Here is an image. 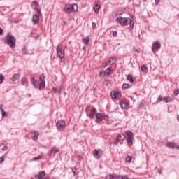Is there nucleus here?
Returning <instances> with one entry per match:
<instances>
[{"mask_svg": "<svg viewBox=\"0 0 179 179\" xmlns=\"http://www.w3.org/2000/svg\"><path fill=\"white\" fill-rule=\"evenodd\" d=\"M19 78H20V74L15 73L12 76V81L13 82H16V80H19Z\"/></svg>", "mask_w": 179, "mask_h": 179, "instance_id": "21", "label": "nucleus"}, {"mask_svg": "<svg viewBox=\"0 0 179 179\" xmlns=\"http://www.w3.org/2000/svg\"><path fill=\"white\" fill-rule=\"evenodd\" d=\"M45 176V171H41L38 173V175H36L34 177L36 179H45L44 177Z\"/></svg>", "mask_w": 179, "mask_h": 179, "instance_id": "13", "label": "nucleus"}, {"mask_svg": "<svg viewBox=\"0 0 179 179\" xmlns=\"http://www.w3.org/2000/svg\"><path fill=\"white\" fill-rule=\"evenodd\" d=\"M57 92H58L59 94H61V93H62V87H60L59 88V90H57Z\"/></svg>", "mask_w": 179, "mask_h": 179, "instance_id": "46", "label": "nucleus"}, {"mask_svg": "<svg viewBox=\"0 0 179 179\" xmlns=\"http://www.w3.org/2000/svg\"><path fill=\"white\" fill-rule=\"evenodd\" d=\"M52 91L53 93H57L58 92V90L57 88H52Z\"/></svg>", "mask_w": 179, "mask_h": 179, "instance_id": "47", "label": "nucleus"}, {"mask_svg": "<svg viewBox=\"0 0 179 179\" xmlns=\"http://www.w3.org/2000/svg\"><path fill=\"white\" fill-rule=\"evenodd\" d=\"M125 139V134L120 133L119 134L117 138L114 141V145H117L120 141H124Z\"/></svg>", "mask_w": 179, "mask_h": 179, "instance_id": "9", "label": "nucleus"}, {"mask_svg": "<svg viewBox=\"0 0 179 179\" xmlns=\"http://www.w3.org/2000/svg\"><path fill=\"white\" fill-rule=\"evenodd\" d=\"M77 1H80V0H77Z\"/></svg>", "mask_w": 179, "mask_h": 179, "instance_id": "58", "label": "nucleus"}, {"mask_svg": "<svg viewBox=\"0 0 179 179\" xmlns=\"http://www.w3.org/2000/svg\"><path fill=\"white\" fill-rule=\"evenodd\" d=\"M115 62H117V58L115 57H110L108 61L109 65H113V64H115Z\"/></svg>", "mask_w": 179, "mask_h": 179, "instance_id": "20", "label": "nucleus"}, {"mask_svg": "<svg viewBox=\"0 0 179 179\" xmlns=\"http://www.w3.org/2000/svg\"><path fill=\"white\" fill-rule=\"evenodd\" d=\"M114 177H116V178H120V175H116V174H115V175H114Z\"/></svg>", "mask_w": 179, "mask_h": 179, "instance_id": "54", "label": "nucleus"}, {"mask_svg": "<svg viewBox=\"0 0 179 179\" xmlns=\"http://www.w3.org/2000/svg\"><path fill=\"white\" fill-rule=\"evenodd\" d=\"M94 156L95 157V159H100L101 156V150L99 149H95L94 150Z\"/></svg>", "mask_w": 179, "mask_h": 179, "instance_id": "15", "label": "nucleus"}, {"mask_svg": "<svg viewBox=\"0 0 179 179\" xmlns=\"http://www.w3.org/2000/svg\"><path fill=\"white\" fill-rule=\"evenodd\" d=\"M6 39L8 45H9V47H10L11 48H14L15 45H16V38H15V36H12V34H8L6 36Z\"/></svg>", "mask_w": 179, "mask_h": 179, "instance_id": "3", "label": "nucleus"}, {"mask_svg": "<svg viewBox=\"0 0 179 179\" xmlns=\"http://www.w3.org/2000/svg\"><path fill=\"white\" fill-rule=\"evenodd\" d=\"M37 38H38V35L36 37V40H37Z\"/></svg>", "mask_w": 179, "mask_h": 179, "instance_id": "57", "label": "nucleus"}, {"mask_svg": "<svg viewBox=\"0 0 179 179\" xmlns=\"http://www.w3.org/2000/svg\"><path fill=\"white\" fill-rule=\"evenodd\" d=\"M162 47V43L159 41H156L154 43H152V52H156L157 50H159V48Z\"/></svg>", "mask_w": 179, "mask_h": 179, "instance_id": "8", "label": "nucleus"}, {"mask_svg": "<svg viewBox=\"0 0 179 179\" xmlns=\"http://www.w3.org/2000/svg\"><path fill=\"white\" fill-rule=\"evenodd\" d=\"M104 75H106V71H100L99 72V76L101 78H103V76H104Z\"/></svg>", "mask_w": 179, "mask_h": 179, "instance_id": "38", "label": "nucleus"}, {"mask_svg": "<svg viewBox=\"0 0 179 179\" xmlns=\"http://www.w3.org/2000/svg\"><path fill=\"white\" fill-rule=\"evenodd\" d=\"M83 41L85 45H89V43H90V38L89 36L85 37L83 39Z\"/></svg>", "mask_w": 179, "mask_h": 179, "instance_id": "24", "label": "nucleus"}, {"mask_svg": "<svg viewBox=\"0 0 179 179\" xmlns=\"http://www.w3.org/2000/svg\"><path fill=\"white\" fill-rule=\"evenodd\" d=\"M115 22L120 23L121 26H128V24H130L129 29L130 30L134 29V23L131 22V19L129 18L120 17L116 18Z\"/></svg>", "mask_w": 179, "mask_h": 179, "instance_id": "2", "label": "nucleus"}, {"mask_svg": "<svg viewBox=\"0 0 179 179\" xmlns=\"http://www.w3.org/2000/svg\"><path fill=\"white\" fill-rule=\"evenodd\" d=\"M56 127H57V131H62V129H64V128L66 127L65 120H58L56 122Z\"/></svg>", "mask_w": 179, "mask_h": 179, "instance_id": "5", "label": "nucleus"}, {"mask_svg": "<svg viewBox=\"0 0 179 179\" xmlns=\"http://www.w3.org/2000/svg\"><path fill=\"white\" fill-rule=\"evenodd\" d=\"M113 37H117V31H113Z\"/></svg>", "mask_w": 179, "mask_h": 179, "instance_id": "49", "label": "nucleus"}, {"mask_svg": "<svg viewBox=\"0 0 179 179\" xmlns=\"http://www.w3.org/2000/svg\"><path fill=\"white\" fill-rule=\"evenodd\" d=\"M173 94H174L175 97H177L179 94V90H175Z\"/></svg>", "mask_w": 179, "mask_h": 179, "instance_id": "35", "label": "nucleus"}, {"mask_svg": "<svg viewBox=\"0 0 179 179\" xmlns=\"http://www.w3.org/2000/svg\"><path fill=\"white\" fill-rule=\"evenodd\" d=\"M103 120H104L105 121H108V120H110V117H108V115H103Z\"/></svg>", "mask_w": 179, "mask_h": 179, "instance_id": "37", "label": "nucleus"}, {"mask_svg": "<svg viewBox=\"0 0 179 179\" xmlns=\"http://www.w3.org/2000/svg\"><path fill=\"white\" fill-rule=\"evenodd\" d=\"M92 29H96V23L92 22Z\"/></svg>", "mask_w": 179, "mask_h": 179, "instance_id": "50", "label": "nucleus"}, {"mask_svg": "<svg viewBox=\"0 0 179 179\" xmlns=\"http://www.w3.org/2000/svg\"><path fill=\"white\" fill-rule=\"evenodd\" d=\"M141 69L142 72H148V67H146L145 65H143Z\"/></svg>", "mask_w": 179, "mask_h": 179, "instance_id": "29", "label": "nucleus"}, {"mask_svg": "<svg viewBox=\"0 0 179 179\" xmlns=\"http://www.w3.org/2000/svg\"><path fill=\"white\" fill-rule=\"evenodd\" d=\"M112 73H113L111 72V69H110V68H107L105 71V75H106V76H111Z\"/></svg>", "mask_w": 179, "mask_h": 179, "instance_id": "26", "label": "nucleus"}, {"mask_svg": "<svg viewBox=\"0 0 179 179\" xmlns=\"http://www.w3.org/2000/svg\"><path fill=\"white\" fill-rule=\"evenodd\" d=\"M155 2L156 3V5H157L159 3V2H160V0H155Z\"/></svg>", "mask_w": 179, "mask_h": 179, "instance_id": "53", "label": "nucleus"}, {"mask_svg": "<svg viewBox=\"0 0 179 179\" xmlns=\"http://www.w3.org/2000/svg\"><path fill=\"white\" fill-rule=\"evenodd\" d=\"M2 150L3 152H6V150H8V145H5L3 148H2Z\"/></svg>", "mask_w": 179, "mask_h": 179, "instance_id": "42", "label": "nucleus"}, {"mask_svg": "<svg viewBox=\"0 0 179 179\" xmlns=\"http://www.w3.org/2000/svg\"><path fill=\"white\" fill-rule=\"evenodd\" d=\"M121 179H128V176H127V175H122L121 176Z\"/></svg>", "mask_w": 179, "mask_h": 179, "instance_id": "45", "label": "nucleus"}, {"mask_svg": "<svg viewBox=\"0 0 179 179\" xmlns=\"http://www.w3.org/2000/svg\"><path fill=\"white\" fill-rule=\"evenodd\" d=\"M27 83V80L26 78H22V85H23V86H24V85H26Z\"/></svg>", "mask_w": 179, "mask_h": 179, "instance_id": "33", "label": "nucleus"}, {"mask_svg": "<svg viewBox=\"0 0 179 179\" xmlns=\"http://www.w3.org/2000/svg\"><path fill=\"white\" fill-rule=\"evenodd\" d=\"M113 178H115V176H114V175H108L106 178V179H113Z\"/></svg>", "mask_w": 179, "mask_h": 179, "instance_id": "34", "label": "nucleus"}, {"mask_svg": "<svg viewBox=\"0 0 179 179\" xmlns=\"http://www.w3.org/2000/svg\"><path fill=\"white\" fill-rule=\"evenodd\" d=\"M127 80H128V82H130V83H134V78H132V75L129 74L127 77Z\"/></svg>", "mask_w": 179, "mask_h": 179, "instance_id": "25", "label": "nucleus"}, {"mask_svg": "<svg viewBox=\"0 0 179 179\" xmlns=\"http://www.w3.org/2000/svg\"><path fill=\"white\" fill-rule=\"evenodd\" d=\"M32 9H34V10H36V13L41 16V11H40V6H38V3L36 1H33L31 2V5Z\"/></svg>", "mask_w": 179, "mask_h": 179, "instance_id": "6", "label": "nucleus"}, {"mask_svg": "<svg viewBox=\"0 0 179 179\" xmlns=\"http://www.w3.org/2000/svg\"><path fill=\"white\" fill-rule=\"evenodd\" d=\"M128 145H134V142L132 141V138H127Z\"/></svg>", "mask_w": 179, "mask_h": 179, "instance_id": "32", "label": "nucleus"}, {"mask_svg": "<svg viewBox=\"0 0 179 179\" xmlns=\"http://www.w3.org/2000/svg\"><path fill=\"white\" fill-rule=\"evenodd\" d=\"M126 135L128 138V139H132V138H134V134L132 133V131L128 130L126 131Z\"/></svg>", "mask_w": 179, "mask_h": 179, "instance_id": "23", "label": "nucleus"}, {"mask_svg": "<svg viewBox=\"0 0 179 179\" xmlns=\"http://www.w3.org/2000/svg\"><path fill=\"white\" fill-rule=\"evenodd\" d=\"M57 152H59V150L56 147H52L48 155L49 156H55Z\"/></svg>", "mask_w": 179, "mask_h": 179, "instance_id": "16", "label": "nucleus"}, {"mask_svg": "<svg viewBox=\"0 0 179 179\" xmlns=\"http://www.w3.org/2000/svg\"><path fill=\"white\" fill-rule=\"evenodd\" d=\"M93 9L95 12V13H99L100 11V2L99 1H96L93 6Z\"/></svg>", "mask_w": 179, "mask_h": 179, "instance_id": "12", "label": "nucleus"}, {"mask_svg": "<svg viewBox=\"0 0 179 179\" xmlns=\"http://www.w3.org/2000/svg\"><path fill=\"white\" fill-rule=\"evenodd\" d=\"M163 98H162V96H159L157 99V103H160L162 101Z\"/></svg>", "mask_w": 179, "mask_h": 179, "instance_id": "44", "label": "nucleus"}, {"mask_svg": "<svg viewBox=\"0 0 179 179\" xmlns=\"http://www.w3.org/2000/svg\"><path fill=\"white\" fill-rule=\"evenodd\" d=\"M27 50L26 46H24V47L22 48V53H23V54H26V52H27V50Z\"/></svg>", "mask_w": 179, "mask_h": 179, "instance_id": "43", "label": "nucleus"}, {"mask_svg": "<svg viewBox=\"0 0 179 179\" xmlns=\"http://www.w3.org/2000/svg\"><path fill=\"white\" fill-rule=\"evenodd\" d=\"M134 51L135 56L137 57L138 54H139V50H138L136 48H134Z\"/></svg>", "mask_w": 179, "mask_h": 179, "instance_id": "36", "label": "nucleus"}, {"mask_svg": "<svg viewBox=\"0 0 179 179\" xmlns=\"http://www.w3.org/2000/svg\"><path fill=\"white\" fill-rule=\"evenodd\" d=\"M78 4H67L64 7V10L66 13H71V12H78Z\"/></svg>", "mask_w": 179, "mask_h": 179, "instance_id": "4", "label": "nucleus"}, {"mask_svg": "<svg viewBox=\"0 0 179 179\" xmlns=\"http://www.w3.org/2000/svg\"><path fill=\"white\" fill-rule=\"evenodd\" d=\"M166 146L169 149H179V145H177V143L170 142V141H168L166 143Z\"/></svg>", "mask_w": 179, "mask_h": 179, "instance_id": "10", "label": "nucleus"}, {"mask_svg": "<svg viewBox=\"0 0 179 179\" xmlns=\"http://www.w3.org/2000/svg\"><path fill=\"white\" fill-rule=\"evenodd\" d=\"M132 160V157L131 156H127L126 157V162H127V163H131V161Z\"/></svg>", "mask_w": 179, "mask_h": 179, "instance_id": "31", "label": "nucleus"}, {"mask_svg": "<svg viewBox=\"0 0 179 179\" xmlns=\"http://www.w3.org/2000/svg\"><path fill=\"white\" fill-rule=\"evenodd\" d=\"M30 82L32 83L35 89H38L39 90H41L42 87H45V76L43 74L40 76V83L38 82V80L34 79V78L33 77L30 79Z\"/></svg>", "mask_w": 179, "mask_h": 179, "instance_id": "1", "label": "nucleus"}, {"mask_svg": "<svg viewBox=\"0 0 179 179\" xmlns=\"http://www.w3.org/2000/svg\"><path fill=\"white\" fill-rule=\"evenodd\" d=\"M38 20H39L38 15H34L32 17V22L34 24H37V23H38Z\"/></svg>", "mask_w": 179, "mask_h": 179, "instance_id": "22", "label": "nucleus"}, {"mask_svg": "<svg viewBox=\"0 0 179 179\" xmlns=\"http://www.w3.org/2000/svg\"><path fill=\"white\" fill-rule=\"evenodd\" d=\"M103 113H97L96 114V122H97V124H99V122H101V121H103Z\"/></svg>", "mask_w": 179, "mask_h": 179, "instance_id": "14", "label": "nucleus"}, {"mask_svg": "<svg viewBox=\"0 0 179 179\" xmlns=\"http://www.w3.org/2000/svg\"><path fill=\"white\" fill-rule=\"evenodd\" d=\"M96 113H97V109H96V108H92L91 109V113L90 114V118H91V120H93V118H94Z\"/></svg>", "mask_w": 179, "mask_h": 179, "instance_id": "18", "label": "nucleus"}, {"mask_svg": "<svg viewBox=\"0 0 179 179\" xmlns=\"http://www.w3.org/2000/svg\"><path fill=\"white\" fill-rule=\"evenodd\" d=\"M2 34H3V30L1 28H0V35Z\"/></svg>", "mask_w": 179, "mask_h": 179, "instance_id": "51", "label": "nucleus"}, {"mask_svg": "<svg viewBox=\"0 0 179 179\" xmlns=\"http://www.w3.org/2000/svg\"><path fill=\"white\" fill-rule=\"evenodd\" d=\"M3 80H5V76H3L2 74H0V85L3 83Z\"/></svg>", "mask_w": 179, "mask_h": 179, "instance_id": "27", "label": "nucleus"}, {"mask_svg": "<svg viewBox=\"0 0 179 179\" xmlns=\"http://www.w3.org/2000/svg\"><path fill=\"white\" fill-rule=\"evenodd\" d=\"M0 109H1V111L2 112V110H3V108H2V105L0 106Z\"/></svg>", "mask_w": 179, "mask_h": 179, "instance_id": "55", "label": "nucleus"}, {"mask_svg": "<svg viewBox=\"0 0 179 179\" xmlns=\"http://www.w3.org/2000/svg\"><path fill=\"white\" fill-rule=\"evenodd\" d=\"M56 50L58 57H59L61 59L65 57V51L62 50V47L61 46V45H58L56 48Z\"/></svg>", "mask_w": 179, "mask_h": 179, "instance_id": "7", "label": "nucleus"}, {"mask_svg": "<svg viewBox=\"0 0 179 179\" xmlns=\"http://www.w3.org/2000/svg\"><path fill=\"white\" fill-rule=\"evenodd\" d=\"M33 134H34V136L32 137L33 141H37V139H38V136H40V133H38V131L34 130Z\"/></svg>", "mask_w": 179, "mask_h": 179, "instance_id": "19", "label": "nucleus"}, {"mask_svg": "<svg viewBox=\"0 0 179 179\" xmlns=\"http://www.w3.org/2000/svg\"><path fill=\"white\" fill-rule=\"evenodd\" d=\"M131 87V85L129 84L124 83L122 85V89L125 90V89H129Z\"/></svg>", "mask_w": 179, "mask_h": 179, "instance_id": "28", "label": "nucleus"}, {"mask_svg": "<svg viewBox=\"0 0 179 179\" xmlns=\"http://www.w3.org/2000/svg\"><path fill=\"white\" fill-rule=\"evenodd\" d=\"M71 171H72V173H73V176H77L78 173H76V167H72Z\"/></svg>", "mask_w": 179, "mask_h": 179, "instance_id": "30", "label": "nucleus"}, {"mask_svg": "<svg viewBox=\"0 0 179 179\" xmlns=\"http://www.w3.org/2000/svg\"><path fill=\"white\" fill-rule=\"evenodd\" d=\"M177 120L179 122V115H177Z\"/></svg>", "mask_w": 179, "mask_h": 179, "instance_id": "56", "label": "nucleus"}, {"mask_svg": "<svg viewBox=\"0 0 179 179\" xmlns=\"http://www.w3.org/2000/svg\"><path fill=\"white\" fill-rule=\"evenodd\" d=\"M162 100H163V101H165V103H169V101L167 99V96L164 97Z\"/></svg>", "mask_w": 179, "mask_h": 179, "instance_id": "48", "label": "nucleus"}, {"mask_svg": "<svg viewBox=\"0 0 179 179\" xmlns=\"http://www.w3.org/2000/svg\"><path fill=\"white\" fill-rule=\"evenodd\" d=\"M2 117H5L6 116V112H5V110H1Z\"/></svg>", "mask_w": 179, "mask_h": 179, "instance_id": "41", "label": "nucleus"}, {"mask_svg": "<svg viewBox=\"0 0 179 179\" xmlns=\"http://www.w3.org/2000/svg\"><path fill=\"white\" fill-rule=\"evenodd\" d=\"M169 103H170V101H171V98L170 96H166Z\"/></svg>", "mask_w": 179, "mask_h": 179, "instance_id": "52", "label": "nucleus"}, {"mask_svg": "<svg viewBox=\"0 0 179 179\" xmlns=\"http://www.w3.org/2000/svg\"><path fill=\"white\" fill-rule=\"evenodd\" d=\"M41 157H43V155H39L38 157H35L33 160H40V159H41Z\"/></svg>", "mask_w": 179, "mask_h": 179, "instance_id": "39", "label": "nucleus"}, {"mask_svg": "<svg viewBox=\"0 0 179 179\" xmlns=\"http://www.w3.org/2000/svg\"><path fill=\"white\" fill-rule=\"evenodd\" d=\"M120 107L123 110H127L128 108V103L124 100H122L120 101Z\"/></svg>", "mask_w": 179, "mask_h": 179, "instance_id": "17", "label": "nucleus"}, {"mask_svg": "<svg viewBox=\"0 0 179 179\" xmlns=\"http://www.w3.org/2000/svg\"><path fill=\"white\" fill-rule=\"evenodd\" d=\"M5 162V157H0V164H2Z\"/></svg>", "mask_w": 179, "mask_h": 179, "instance_id": "40", "label": "nucleus"}, {"mask_svg": "<svg viewBox=\"0 0 179 179\" xmlns=\"http://www.w3.org/2000/svg\"><path fill=\"white\" fill-rule=\"evenodd\" d=\"M110 96L112 99H117V100H119V99H121V93L118 92H110Z\"/></svg>", "mask_w": 179, "mask_h": 179, "instance_id": "11", "label": "nucleus"}]
</instances>
